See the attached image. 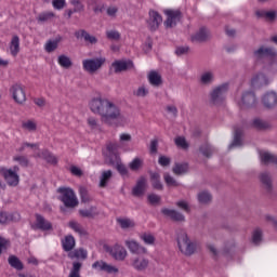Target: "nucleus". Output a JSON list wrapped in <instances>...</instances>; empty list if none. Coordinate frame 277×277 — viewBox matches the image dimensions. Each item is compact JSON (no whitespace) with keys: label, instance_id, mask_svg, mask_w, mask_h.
I'll return each instance as SVG.
<instances>
[{"label":"nucleus","instance_id":"nucleus-1","mask_svg":"<svg viewBox=\"0 0 277 277\" xmlns=\"http://www.w3.org/2000/svg\"><path fill=\"white\" fill-rule=\"evenodd\" d=\"M89 107L92 114L101 116V120L104 124L111 126L114 124V120H119L121 116L120 107L107 98L93 97L89 102Z\"/></svg>","mask_w":277,"mask_h":277},{"label":"nucleus","instance_id":"nucleus-2","mask_svg":"<svg viewBox=\"0 0 277 277\" xmlns=\"http://www.w3.org/2000/svg\"><path fill=\"white\" fill-rule=\"evenodd\" d=\"M230 90V83L224 82L212 89L210 92V103L215 106L224 105L228 91Z\"/></svg>","mask_w":277,"mask_h":277},{"label":"nucleus","instance_id":"nucleus-3","mask_svg":"<svg viewBox=\"0 0 277 277\" xmlns=\"http://www.w3.org/2000/svg\"><path fill=\"white\" fill-rule=\"evenodd\" d=\"M57 193L60 194L58 199L67 209H75L79 207V198H77V194L70 187H60L57 188Z\"/></svg>","mask_w":277,"mask_h":277},{"label":"nucleus","instance_id":"nucleus-4","mask_svg":"<svg viewBox=\"0 0 277 277\" xmlns=\"http://www.w3.org/2000/svg\"><path fill=\"white\" fill-rule=\"evenodd\" d=\"M177 246L180 248V252L186 256H192V254L196 252V243L189 241L187 233L183 230L177 235Z\"/></svg>","mask_w":277,"mask_h":277},{"label":"nucleus","instance_id":"nucleus-5","mask_svg":"<svg viewBox=\"0 0 277 277\" xmlns=\"http://www.w3.org/2000/svg\"><path fill=\"white\" fill-rule=\"evenodd\" d=\"M164 16L167 19L164 21V27L167 29H172V27H176L181 19L183 18V12L179 9H166L163 11Z\"/></svg>","mask_w":277,"mask_h":277},{"label":"nucleus","instance_id":"nucleus-6","mask_svg":"<svg viewBox=\"0 0 277 277\" xmlns=\"http://www.w3.org/2000/svg\"><path fill=\"white\" fill-rule=\"evenodd\" d=\"M104 64L105 57L87 58L82 61V68L89 75H94V72L103 68Z\"/></svg>","mask_w":277,"mask_h":277},{"label":"nucleus","instance_id":"nucleus-7","mask_svg":"<svg viewBox=\"0 0 277 277\" xmlns=\"http://www.w3.org/2000/svg\"><path fill=\"white\" fill-rule=\"evenodd\" d=\"M259 179L264 192H266L268 196H272L274 194V179L272 177V173L263 171L260 173Z\"/></svg>","mask_w":277,"mask_h":277},{"label":"nucleus","instance_id":"nucleus-8","mask_svg":"<svg viewBox=\"0 0 277 277\" xmlns=\"http://www.w3.org/2000/svg\"><path fill=\"white\" fill-rule=\"evenodd\" d=\"M0 174L4 176V180L10 187H16L21 181L18 173L12 169L0 168Z\"/></svg>","mask_w":277,"mask_h":277},{"label":"nucleus","instance_id":"nucleus-9","mask_svg":"<svg viewBox=\"0 0 277 277\" xmlns=\"http://www.w3.org/2000/svg\"><path fill=\"white\" fill-rule=\"evenodd\" d=\"M32 230H53V224L41 214L35 215V222L31 224Z\"/></svg>","mask_w":277,"mask_h":277},{"label":"nucleus","instance_id":"nucleus-10","mask_svg":"<svg viewBox=\"0 0 277 277\" xmlns=\"http://www.w3.org/2000/svg\"><path fill=\"white\" fill-rule=\"evenodd\" d=\"M163 23V17L157 11H149V18L147 19V27L149 31H157L159 29V25Z\"/></svg>","mask_w":277,"mask_h":277},{"label":"nucleus","instance_id":"nucleus-11","mask_svg":"<svg viewBox=\"0 0 277 277\" xmlns=\"http://www.w3.org/2000/svg\"><path fill=\"white\" fill-rule=\"evenodd\" d=\"M10 92L13 96V100L15 103H18V105H23V103L27 101V95L25 94V89H23L22 84H13L10 89Z\"/></svg>","mask_w":277,"mask_h":277},{"label":"nucleus","instance_id":"nucleus-12","mask_svg":"<svg viewBox=\"0 0 277 277\" xmlns=\"http://www.w3.org/2000/svg\"><path fill=\"white\" fill-rule=\"evenodd\" d=\"M92 269L95 272H105L106 274H118L119 269L115 265L107 264V262L100 260L92 264Z\"/></svg>","mask_w":277,"mask_h":277},{"label":"nucleus","instance_id":"nucleus-13","mask_svg":"<svg viewBox=\"0 0 277 277\" xmlns=\"http://www.w3.org/2000/svg\"><path fill=\"white\" fill-rule=\"evenodd\" d=\"M276 49L265 48V45H261L258 50L253 51V57L255 60H264V57H276Z\"/></svg>","mask_w":277,"mask_h":277},{"label":"nucleus","instance_id":"nucleus-14","mask_svg":"<svg viewBox=\"0 0 277 277\" xmlns=\"http://www.w3.org/2000/svg\"><path fill=\"white\" fill-rule=\"evenodd\" d=\"M262 105L266 109H276L277 107V93L274 91L267 92L262 96Z\"/></svg>","mask_w":277,"mask_h":277},{"label":"nucleus","instance_id":"nucleus-15","mask_svg":"<svg viewBox=\"0 0 277 277\" xmlns=\"http://www.w3.org/2000/svg\"><path fill=\"white\" fill-rule=\"evenodd\" d=\"M241 105L242 107H256V95L252 91H246L241 96Z\"/></svg>","mask_w":277,"mask_h":277},{"label":"nucleus","instance_id":"nucleus-16","mask_svg":"<svg viewBox=\"0 0 277 277\" xmlns=\"http://www.w3.org/2000/svg\"><path fill=\"white\" fill-rule=\"evenodd\" d=\"M126 246L132 254H146L148 249L135 240H127Z\"/></svg>","mask_w":277,"mask_h":277},{"label":"nucleus","instance_id":"nucleus-17","mask_svg":"<svg viewBox=\"0 0 277 277\" xmlns=\"http://www.w3.org/2000/svg\"><path fill=\"white\" fill-rule=\"evenodd\" d=\"M210 34L209 29L201 27L197 32L192 35L190 40L194 44H198V42H207L209 40Z\"/></svg>","mask_w":277,"mask_h":277},{"label":"nucleus","instance_id":"nucleus-18","mask_svg":"<svg viewBox=\"0 0 277 277\" xmlns=\"http://www.w3.org/2000/svg\"><path fill=\"white\" fill-rule=\"evenodd\" d=\"M162 215L164 217H169V220H173V222H185V215L172 209H162Z\"/></svg>","mask_w":277,"mask_h":277},{"label":"nucleus","instance_id":"nucleus-19","mask_svg":"<svg viewBox=\"0 0 277 277\" xmlns=\"http://www.w3.org/2000/svg\"><path fill=\"white\" fill-rule=\"evenodd\" d=\"M61 243L64 252H70L71 250H75V246H77L74 235L65 236Z\"/></svg>","mask_w":277,"mask_h":277},{"label":"nucleus","instance_id":"nucleus-20","mask_svg":"<svg viewBox=\"0 0 277 277\" xmlns=\"http://www.w3.org/2000/svg\"><path fill=\"white\" fill-rule=\"evenodd\" d=\"M75 37L77 38V40H81V38H83L84 42H89V44H96V42H98V39H96V37L88 34L84 29L76 31Z\"/></svg>","mask_w":277,"mask_h":277},{"label":"nucleus","instance_id":"nucleus-21","mask_svg":"<svg viewBox=\"0 0 277 277\" xmlns=\"http://www.w3.org/2000/svg\"><path fill=\"white\" fill-rule=\"evenodd\" d=\"M149 263L148 259L138 256L133 260L132 267L136 269V272H144V269L148 267Z\"/></svg>","mask_w":277,"mask_h":277},{"label":"nucleus","instance_id":"nucleus-22","mask_svg":"<svg viewBox=\"0 0 277 277\" xmlns=\"http://www.w3.org/2000/svg\"><path fill=\"white\" fill-rule=\"evenodd\" d=\"M252 129H255L256 131H267L269 129V122L263 120L262 118L255 117L251 121Z\"/></svg>","mask_w":277,"mask_h":277},{"label":"nucleus","instance_id":"nucleus-23","mask_svg":"<svg viewBox=\"0 0 277 277\" xmlns=\"http://www.w3.org/2000/svg\"><path fill=\"white\" fill-rule=\"evenodd\" d=\"M113 68H115V72H123L124 70H129L131 66H133L132 61H115L111 64Z\"/></svg>","mask_w":277,"mask_h":277},{"label":"nucleus","instance_id":"nucleus-24","mask_svg":"<svg viewBox=\"0 0 277 277\" xmlns=\"http://www.w3.org/2000/svg\"><path fill=\"white\" fill-rule=\"evenodd\" d=\"M268 83L269 80L267 79V76L261 72L255 75L251 80L253 88H263V85H267Z\"/></svg>","mask_w":277,"mask_h":277},{"label":"nucleus","instance_id":"nucleus-25","mask_svg":"<svg viewBox=\"0 0 277 277\" xmlns=\"http://www.w3.org/2000/svg\"><path fill=\"white\" fill-rule=\"evenodd\" d=\"M79 196L82 205H90L94 200V196L85 188V186L79 187Z\"/></svg>","mask_w":277,"mask_h":277},{"label":"nucleus","instance_id":"nucleus-26","mask_svg":"<svg viewBox=\"0 0 277 277\" xmlns=\"http://www.w3.org/2000/svg\"><path fill=\"white\" fill-rule=\"evenodd\" d=\"M68 227L74 230V233H76L77 235H79V237H85V235H88V230H85L83 228V225H81L79 222L77 221H69L68 222Z\"/></svg>","mask_w":277,"mask_h":277},{"label":"nucleus","instance_id":"nucleus-27","mask_svg":"<svg viewBox=\"0 0 277 277\" xmlns=\"http://www.w3.org/2000/svg\"><path fill=\"white\" fill-rule=\"evenodd\" d=\"M146 190V179L142 177L136 182V185L132 189L133 196L140 198V196H144V192Z\"/></svg>","mask_w":277,"mask_h":277},{"label":"nucleus","instance_id":"nucleus-28","mask_svg":"<svg viewBox=\"0 0 277 277\" xmlns=\"http://www.w3.org/2000/svg\"><path fill=\"white\" fill-rule=\"evenodd\" d=\"M110 254H113L116 261H124V259H127V250L120 246H115L111 249Z\"/></svg>","mask_w":277,"mask_h":277},{"label":"nucleus","instance_id":"nucleus-29","mask_svg":"<svg viewBox=\"0 0 277 277\" xmlns=\"http://www.w3.org/2000/svg\"><path fill=\"white\" fill-rule=\"evenodd\" d=\"M10 52L13 57H16L21 52V38H18V36H13L10 43Z\"/></svg>","mask_w":277,"mask_h":277},{"label":"nucleus","instance_id":"nucleus-30","mask_svg":"<svg viewBox=\"0 0 277 277\" xmlns=\"http://www.w3.org/2000/svg\"><path fill=\"white\" fill-rule=\"evenodd\" d=\"M150 181L154 189H158V192L163 190V184L161 183V175L157 172H150Z\"/></svg>","mask_w":277,"mask_h":277},{"label":"nucleus","instance_id":"nucleus-31","mask_svg":"<svg viewBox=\"0 0 277 277\" xmlns=\"http://www.w3.org/2000/svg\"><path fill=\"white\" fill-rule=\"evenodd\" d=\"M197 200L200 205H209L213 200V195L209 190H201L197 195Z\"/></svg>","mask_w":277,"mask_h":277},{"label":"nucleus","instance_id":"nucleus-32","mask_svg":"<svg viewBox=\"0 0 277 277\" xmlns=\"http://www.w3.org/2000/svg\"><path fill=\"white\" fill-rule=\"evenodd\" d=\"M69 259H81L82 261H85L88 259V250L83 248L76 249L68 253Z\"/></svg>","mask_w":277,"mask_h":277},{"label":"nucleus","instance_id":"nucleus-33","mask_svg":"<svg viewBox=\"0 0 277 277\" xmlns=\"http://www.w3.org/2000/svg\"><path fill=\"white\" fill-rule=\"evenodd\" d=\"M241 135H243V130L240 128H235L234 141L228 146L229 150H232V148H235L237 146H241Z\"/></svg>","mask_w":277,"mask_h":277},{"label":"nucleus","instance_id":"nucleus-34","mask_svg":"<svg viewBox=\"0 0 277 277\" xmlns=\"http://www.w3.org/2000/svg\"><path fill=\"white\" fill-rule=\"evenodd\" d=\"M199 151L201 153V155H203V157H207L209 159L215 153V147L210 145L209 143H206L199 147Z\"/></svg>","mask_w":277,"mask_h":277},{"label":"nucleus","instance_id":"nucleus-35","mask_svg":"<svg viewBox=\"0 0 277 277\" xmlns=\"http://www.w3.org/2000/svg\"><path fill=\"white\" fill-rule=\"evenodd\" d=\"M215 81V75L213 71H206L200 77V83L201 85H211Z\"/></svg>","mask_w":277,"mask_h":277},{"label":"nucleus","instance_id":"nucleus-36","mask_svg":"<svg viewBox=\"0 0 277 277\" xmlns=\"http://www.w3.org/2000/svg\"><path fill=\"white\" fill-rule=\"evenodd\" d=\"M8 261H9V265L14 269H17V272L23 271L25 267L23 265V262L16 255H10Z\"/></svg>","mask_w":277,"mask_h":277},{"label":"nucleus","instance_id":"nucleus-37","mask_svg":"<svg viewBox=\"0 0 277 277\" xmlns=\"http://www.w3.org/2000/svg\"><path fill=\"white\" fill-rule=\"evenodd\" d=\"M82 267H83V263L72 262L68 277H81V268Z\"/></svg>","mask_w":277,"mask_h":277},{"label":"nucleus","instance_id":"nucleus-38","mask_svg":"<svg viewBox=\"0 0 277 277\" xmlns=\"http://www.w3.org/2000/svg\"><path fill=\"white\" fill-rule=\"evenodd\" d=\"M148 81L151 85H155L156 88H159L163 81L161 80V75L157 71H150L148 75Z\"/></svg>","mask_w":277,"mask_h":277},{"label":"nucleus","instance_id":"nucleus-39","mask_svg":"<svg viewBox=\"0 0 277 277\" xmlns=\"http://www.w3.org/2000/svg\"><path fill=\"white\" fill-rule=\"evenodd\" d=\"M187 170H189V164L187 163H175L172 172L173 174H176L177 176H181V174H187Z\"/></svg>","mask_w":277,"mask_h":277},{"label":"nucleus","instance_id":"nucleus-40","mask_svg":"<svg viewBox=\"0 0 277 277\" xmlns=\"http://www.w3.org/2000/svg\"><path fill=\"white\" fill-rule=\"evenodd\" d=\"M140 239L145 243V246H155L156 238L151 233L140 234Z\"/></svg>","mask_w":277,"mask_h":277},{"label":"nucleus","instance_id":"nucleus-41","mask_svg":"<svg viewBox=\"0 0 277 277\" xmlns=\"http://www.w3.org/2000/svg\"><path fill=\"white\" fill-rule=\"evenodd\" d=\"M113 172L111 170H107L102 172V175L100 177V187H107V183L111 180Z\"/></svg>","mask_w":277,"mask_h":277},{"label":"nucleus","instance_id":"nucleus-42","mask_svg":"<svg viewBox=\"0 0 277 277\" xmlns=\"http://www.w3.org/2000/svg\"><path fill=\"white\" fill-rule=\"evenodd\" d=\"M117 222H118L119 226L123 229L133 228L135 226V222H133V220L127 219V217H119V219H117Z\"/></svg>","mask_w":277,"mask_h":277},{"label":"nucleus","instance_id":"nucleus-43","mask_svg":"<svg viewBox=\"0 0 277 277\" xmlns=\"http://www.w3.org/2000/svg\"><path fill=\"white\" fill-rule=\"evenodd\" d=\"M57 62L60 66H62V68L68 69L72 66V61L70 60V57L64 54L58 56Z\"/></svg>","mask_w":277,"mask_h":277},{"label":"nucleus","instance_id":"nucleus-44","mask_svg":"<svg viewBox=\"0 0 277 277\" xmlns=\"http://www.w3.org/2000/svg\"><path fill=\"white\" fill-rule=\"evenodd\" d=\"M40 158L44 159L48 163L55 164L57 163V158L51 154V151L44 149L40 154Z\"/></svg>","mask_w":277,"mask_h":277},{"label":"nucleus","instance_id":"nucleus-45","mask_svg":"<svg viewBox=\"0 0 277 277\" xmlns=\"http://www.w3.org/2000/svg\"><path fill=\"white\" fill-rule=\"evenodd\" d=\"M81 217H88L89 220H92L98 215V212L94 209H82L80 210Z\"/></svg>","mask_w":277,"mask_h":277},{"label":"nucleus","instance_id":"nucleus-46","mask_svg":"<svg viewBox=\"0 0 277 277\" xmlns=\"http://www.w3.org/2000/svg\"><path fill=\"white\" fill-rule=\"evenodd\" d=\"M163 179L168 187H179V185H181L170 173H164Z\"/></svg>","mask_w":277,"mask_h":277},{"label":"nucleus","instance_id":"nucleus-47","mask_svg":"<svg viewBox=\"0 0 277 277\" xmlns=\"http://www.w3.org/2000/svg\"><path fill=\"white\" fill-rule=\"evenodd\" d=\"M60 42L57 40H49L45 43L44 50L47 51V53H53V51H55L58 47Z\"/></svg>","mask_w":277,"mask_h":277},{"label":"nucleus","instance_id":"nucleus-48","mask_svg":"<svg viewBox=\"0 0 277 277\" xmlns=\"http://www.w3.org/2000/svg\"><path fill=\"white\" fill-rule=\"evenodd\" d=\"M143 163H144V162L142 161V159H140V158H134V159L130 162L129 168H130V170H132L133 172H136V170H140V169L142 168Z\"/></svg>","mask_w":277,"mask_h":277},{"label":"nucleus","instance_id":"nucleus-49","mask_svg":"<svg viewBox=\"0 0 277 277\" xmlns=\"http://www.w3.org/2000/svg\"><path fill=\"white\" fill-rule=\"evenodd\" d=\"M55 17V13L45 12L38 15L37 19L39 23H47V21H51V18Z\"/></svg>","mask_w":277,"mask_h":277},{"label":"nucleus","instance_id":"nucleus-50","mask_svg":"<svg viewBox=\"0 0 277 277\" xmlns=\"http://www.w3.org/2000/svg\"><path fill=\"white\" fill-rule=\"evenodd\" d=\"M263 239V232L260 228H256L253 232L252 235V241L255 246H259V243H261V240Z\"/></svg>","mask_w":277,"mask_h":277},{"label":"nucleus","instance_id":"nucleus-51","mask_svg":"<svg viewBox=\"0 0 277 277\" xmlns=\"http://www.w3.org/2000/svg\"><path fill=\"white\" fill-rule=\"evenodd\" d=\"M175 145L179 148H183L184 150L189 148V144H187V140H185L184 136H177L175 137Z\"/></svg>","mask_w":277,"mask_h":277},{"label":"nucleus","instance_id":"nucleus-52","mask_svg":"<svg viewBox=\"0 0 277 277\" xmlns=\"http://www.w3.org/2000/svg\"><path fill=\"white\" fill-rule=\"evenodd\" d=\"M70 4L75 8L74 12H83L85 10V6L79 0H70Z\"/></svg>","mask_w":277,"mask_h":277},{"label":"nucleus","instance_id":"nucleus-53","mask_svg":"<svg viewBox=\"0 0 277 277\" xmlns=\"http://www.w3.org/2000/svg\"><path fill=\"white\" fill-rule=\"evenodd\" d=\"M13 159L14 161H17V163H19V166L23 168H27V166H29V159H27L25 156H15Z\"/></svg>","mask_w":277,"mask_h":277},{"label":"nucleus","instance_id":"nucleus-54","mask_svg":"<svg viewBox=\"0 0 277 277\" xmlns=\"http://www.w3.org/2000/svg\"><path fill=\"white\" fill-rule=\"evenodd\" d=\"M106 38L108 40H120V32L118 30H107Z\"/></svg>","mask_w":277,"mask_h":277},{"label":"nucleus","instance_id":"nucleus-55","mask_svg":"<svg viewBox=\"0 0 277 277\" xmlns=\"http://www.w3.org/2000/svg\"><path fill=\"white\" fill-rule=\"evenodd\" d=\"M54 10H64L66 8V0H52Z\"/></svg>","mask_w":277,"mask_h":277},{"label":"nucleus","instance_id":"nucleus-56","mask_svg":"<svg viewBox=\"0 0 277 277\" xmlns=\"http://www.w3.org/2000/svg\"><path fill=\"white\" fill-rule=\"evenodd\" d=\"M147 200L150 205L155 207V205H159L161 202V197L159 195H148Z\"/></svg>","mask_w":277,"mask_h":277},{"label":"nucleus","instance_id":"nucleus-57","mask_svg":"<svg viewBox=\"0 0 277 277\" xmlns=\"http://www.w3.org/2000/svg\"><path fill=\"white\" fill-rule=\"evenodd\" d=\"M116 168L119 174H121V176H127V174H129V170L127 169V166H124L123 163L117 161Z\"/></svg>","mask_w":277,"mask_h":277},{"label":"nucleus","instance_id":"nucleus-58","mask_svg":"<svg viewBox=\"0 0 277 277\" xmlns=\"http://www.w3.org/2000/svg\"><path fill=\"white\" fill-rule=\"evenodd\" d=\"M134 96H138L141 98H144V96L148 95V89L144 87H140L136 91L133 92Z\"/></svg>","mask_w":277,"mask_h":277},{"label":"nucleus","instance_id":"nucleus-59","mask_svg":"<svg viewBox=\"0 0 277 277\" xmlns=\"http://www.w3.org/2000/svg\"><path fill=\"white\" fill-rule=\"evenodd\" d=\"M171 159L168 156H160L158 159L159 166H162V168H167V166H170Z\"/></svg>","mask_w":277,"mask_h":277},{"label":"nucleus","instance_id":"nucleus-60","mask_svg":"<svg viewBox=\"0 0 277 277\" xmlns=\"http://www.w3.org/2000/svg\"><path fill=\"white\" fill-rule=\"evenodd\" d=\"M14 220L12 215H8L5 212H0V224H8V222Z\"/></svg>","mask_w":277,"mask_h":277},{"label":"nucleus","instance_id":"nucleus-61","mask_svg":"<svg viewBox=\"0 0 277 277\" xmlns=\"http://www.w3.org/2000/svg\"><path fill=\"white\" fill-rule=\"evenodd\" d=\"M188 53H189V47H177L175 49V54L177 56L187 55Z\"/></svg>","mask_w":277,"mask_h":277},{"label":"nucleus","instance_id":"nucleus-62","mask_svg":"<svg viewBox=\"0 0 277 277\" xmlns=\"http://www.w3.org/2000/svg\"><path fill=\"white\" fill-rule=\"evenodd\" d=\"M23 129H27V131H36L37 126L34 121H26L23 123Z\"/></svg>","mask_w":277,"mask_h":277},{"label":"nucleus","instance_id":"nucleus-63","mask_svg":"<svg viewBox=\"0 0 277 277\" xmlns=\"http://www.w3.org/2000/svg\"><path fill=\"white\" fill-rule=\"evenodd\" d=\"M70 172L74 176H83V171H81L77 166H71Z\"/></svg>","mask_w":277,"mask_h":277},{"label":"nucleus","instance_id":"nucleus-64","mask_svg":"<svg viewBox=\"0 0 277 277\" xmlns=\"http://www.w3.org/2000/svg\"><path fill=\"white\" fill-rule=\"evenodd\" d=\"M88 124L91 127V129H98V121L94 117H90L88 119Z\"/></svg>","mask_w":277,"mask_h":277}]
</instances>
